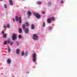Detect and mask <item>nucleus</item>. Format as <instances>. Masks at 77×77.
<instances>
[{
	"instance_id": "obj_1",
	"label": "nucleus",
	"mask_w": 77,
	"mask_h": 77,
	"mask_svg": "<svg viewBox=\"0 0 77 77\" xmlns=\"http://www.w3.org/2000/svg\"><path fill=\"white\" fill-rule=\"evenodd\" d=\"M34 15L35 16L37 19H39V18H41V15L39 14L38 13H34Z\"/></svg>"
},
{
	"instance_id": "obj_2",
	"label": "nucleus",
	"mask_w": 77,
	"mask_h": 77,
	"mask_svg": "<svg viewBox=\"0 0 77 77\" xmlns=\"http://www.w3.org/2000/svg\"><path fill=\"white\" fill-rule=\"evenodd\" d=\"M32 57H33V58L32 59L33 61L34 62H35L36 61V54L35 53H34Z\"/></svg>"
},
{
	"instance_id": "obj_3",
	"label": "nucleus",
	"mask_w": 77,
	"mask_h": 77,
	"mask_svg": "<svg viewBox=\"0 0 77 77\" xmlns=\"http://www.w3.org/2000/svg\"><path fill=\"white\" fill-rule=\"evenodd\" d=\"M17 34H16L15 33H14L12 37V40L13 41H15V40L17 39Z\"/></svg>"
},
{
	"instance_id": "obj_4",
	"label": "nucleus",
	"mask_w": 77,
	"mask_h": 77,
	"mask_svg": "<svg viewBox=\"0 0 77 77\" xmlns=\"http://www.w3.org/2000/svg\"><path fill=\"white\" fill-rule=\"evenodd\" d=\"M33 39L37 40V39H38V35H37V34H34L33 36Z\"/></svg>"
},
{
	"instance_id": "obj_5",
	"label": "nucleus",
	"mask_w": 77,
	"mask_h": 77,
	"mask_svg": "<svg viewBox=\"0 0 77 77\" xmlns=\"http://www.w3.org/2000/svg\"><path fill=\"white\" fill-rule=\"evenodd\" d=\"M29 31V28H26L25 31V32L26 33H28Z\"/></svg>"
},
{
	"instance_id": "obj_6",
	"label": "nucleus",
	"mask_w": 77,
	"mask_h": 77,
	"mask_svg": "<svg viewBox=\"0 0 77 77\" xmlns=\"http://www.w3.org/2000/svg\"><path fill=\"white\" fill-rule=\"evenodd\" d=\"M8 43L9 44L10 43V45H12V44H13V42H10V40H9L7 41Z\"/></svg>"
},
{
	"instance_id": "obj_7",
	"label": "nucleus",
	"mask_w": 77,
	"mask_h": 77,
	"mask_svg": "<svg viewBox=\"0 0 77 77\" xmlns=\"http://www.w3.org/2000/svg\"><path fill=\"white\" fill-rule=\"evenodd\" d=\"M35 25H34V24H32L31 29H32V30H34V29H35Z\"/></svg>"
},
{
	"instance_id": "obj_8",
	"label": "nucleus",
	"mask_w": 77,
	"mask_h": 77,
	"mask_svg": "<svg viewBox=\"0 0 77 77\" xmlns=\"http://www.w3.org/2000/svg\"><path fill=\"white\" fill-rule=\"evenodd\" d=\"M16 54H19L20 53V49H17L16 50Z\"/></svg>"
},
{
	"instance_id": "obj_9",
	"label": "nucleus",
	"mask_w": 77,
	"mask_h": 77,
	"mask_svg": "<svg viewBox=\"0 0 77 77\" xmlns=\"http://www.w3.org/2000/svg\"><path fill=\"white\" fill-rule=\"evenodd\" d=\"M10 5H13V1L12 0H10L9 1Z\"/></svg>"
},
{
	"instance_id": "obj_10",
	"label": "nucleus",
	"mask_w": 77,
	"mask_h": 77,
	"mask_svg": "<svg viewBox=\"0 0 77 77\" xmlns=\"http://www.w3.org/2000/svg\"><path fill=\"white\" fill-rule=\"evenodd\" d=\"M26 25L24 24L22 25V27L23 30H25V29H26Z\"/></svg>"
},
{
	"instance_id": "obj_11",
	"label": "nucleus",
	"mask_w": 77,
	"mask_h": 77,
	"mask_svg": "<svg viewBox=\"0 0 77 77\" xmlns=\"http://www.w3.org/2000/svg\"><path fill=\"white\" fill-rule=\"evenodd\" d=\"M7 62L8 63V64L11 63V60L10 59H8Z\"/></svg>"
},
{
	"instance_id": "obj_12",
	"label": "nucleus",
	"mask_w": 77,
	"mask_h": 77,
	"mask_svg": "<svg viewBox=\"0 0 77 77\" xmlns=\"http://www.w3.org/2000/svg\"><path fill=\"white\" fill-rule=\"evenodd\" d=\"M19 23H21L22 22V20H21V17H19Z\"/></svg>"
},
{
	"instance_id": "obj_13",
	"label": "nucleus",
	"mask_w": 77,
	"mask_h": 77,
	"mask_svg": "<svg viewBox=\"0 0 77 77\" xmlns=\"http://www.w3.org/2000/svg\"><path fill=\"white\" fill-rule=\"evenodd\" d=\"M27 13H28V14L29 16H31V15H32V13H31V12H30V11H28Z\"/></svg>"
},
{
	"instance_id": "obj_14",
	"label": "nucleus",
	"mask_w": 77,
	"mask_h": 77,
	"mask_svg": "<svg viewBox=\"0 0 77 77\" xmlns=\"http://www.w3.org/2000/svg\"><path fill=\"white\" fill-rule=\"evenodd\" d=\"M25 24L26 26H29V22H25Z\"/></svg>"
},
{
	"instance_id": "obj_15",
	"label": "nucleus",
	"mask_w": 77,
	"mask_h": 77,
	"mask_svg": "<svg viewBox=\"0 0 77 77\" xmlns=\"http://www.w3.org/2000/svg\"><path fill=\"white\" fill-rule=\"evenodd\" d=\"M19 32L20 33H22V29H21V28H19Z\"/></svg>"
},
{
	"instance_id": "obj_16",
	"label": "nucleus",
	"mask_w": 77,
	"mask_h": 77,
	"mask_svg": "<svg viewBox=\"0 0 77 77\" xmlns=\"http://www.w3.org/2000/svg\"><path fill=\"white\" fill-rule=\"evenodd\" d=\"M47 22L48 23H50L51 22V19H48L47 20Z\"/></svg>"
},
{
	"instance_id": "obj_17",
	"label": "nucleus",
	"mask_w": 77,
	"mask_h": 77,
	"mask_svg": "<svg viewBox=\"0 0 77 77\" xmlns=\"http://www.w3.org/2000/svg\"><path fill=\"white\" fill-rule=\"evenodd\" d=\"M28 54H29V53H28V52L27 51L25 53V57H26V56H27L28 55Z\"/></svg>"
},
{
	"instance_id": "obj_18",
	"label": "nucleus",
	"mask_w": 77,
	"mask_h": 77,
	"mask_svg": "<svg viewBox=\"0 0 77 77\" xmlns=\"http://www.w3.org/2000/svg\"><path fill=\"white\" fill-rule=\"evenodd\" d=\"M7 36V35L6 34H4L3 35V37L4 38H6V37Z\"/></svg>"
},
{
	"instance_id": "obj_19",
	"label": "nucleus",
	"mask_w": 77,
	"mask_h": 77,
	"mask_svg": "<svg viewBox=\"0 0 77 77\" xmlns=\"http://www.w3.org/2000/svg\"><path fill=\"white\" fill-rule=\"evenodd\" d=\"M18 37L19 39H21L22 38V36H21V35H19Z\"/></svg>"
},
{
	"instance_id": "obj_20",
	"label": "nucleus",
	"mask_w": 77,
	"mask_h": 77,
	"mask_svg": "<svg viewBox=\"0 0 77 77\" xmlns=\"http://www.w3.org/2000/svg\"><path fill=\"white\" fill-rule=\"evenodd\" d=\"M51 20H52V21H54V20H55L54 17H51Z\"/></svg>"
},
{
	"instance_id": "obj_21",
	"label": "nucleus",
	"mask_w": 77,
	"mask_h": 77,
	"mask_svg": "<svg viewBox=\"0 0 77 77\" xmlns=\"http://www.w3.org/2000/svg\"><path fill=\"white\" fill-rule=\"evenodd\" d=\"M16 21H18V18L17 16L16 17Z\"/></svg>"
},
{
	"instance_id": "obj_22",
	"label": "nucleus",
	"mask_w": 77,
	"mask_h": 77,
	"mask_svg": "<svg viewBox=\"0 0 77 77\" xmlns=\"http://www.w3.org/2000/svg\"><path fill=\"white\" fill-rule=\"evenodd\" d=\"M24 54V51H23L21 53V55L22 56H23Z\"/></svg>"
},
{
	"instance_id": "obj_23",
	"label": "nucleus",
	"mask_w": 77,
	"mask_h": 77,
	"mask_svg": "<svg viewBox=\"0 0 77 77\" xmlns=\"http://www.w3.org/2000/svg\"><path fill=\"white\" fill-rule=\"evenodd\" d=\"M7 28H10V25L9 24L7 25Z\"/></svg>"
},
{
	"instance_id": "obj_24",
	"label": "nucleus",
	"mask_w": 77,
	"mask_h": 77,
	"mask_svg": "<svg viewBox=\"0 0 77 77\" xmlns=\"http://www.w3.org/2000/svg\"><path fill=\"white\" fill-rule=\"evenodd\" d=\"M4 8H7V5L6 4L4 5Z\"/></svg>"
},
{
	"instance_id": "obj_25",
	"label": "nucleus",
	"mask_w": 77,
	"mask_h": 77,
	"mask_svg": "<svg viewBox=\"0 0 77 77\" xmlns=\"http://www.w3.org/2000/svg\"><path fill=\"white\" fill-rule=\"evenodd\" d=\"M41 3V2H37V4L38 5H40Z\"/></svg>"
},
{
	"instance_id": "obj_26",
	"label": "nucleus",
	"mask_w": 77,
	"mask_h": 77,
	"mask_svg": "<svg viewBox=\"0 0 77 77\" xmlns=\"http://www.w3.org/2000/svg\"><path fill=\"white\" fill-rule=\"evenodd\" d=\"M10 48L9 47H8V51H9V52H10V51H11V49H10Z\"/></svg>"
},
{
	"instance_id": "obj_27",
	"label": "nucleus",
	"mask_w": 77,
	"mask_h": 77,
	"mask_svg": "<svg viewBox=\"0 0 77 77\" xmlns=\"http://www.w3.org/2000/svg\"><path fill=\"white\" fill-rule=\"evenodd\" d=\"M4 44L6 45V44H7V41H5L4 43Z\"/></svg>"
},
{
	"instance_id": "obj_28",
	"label": "nucleus",
	"mask_w": 77,
	"mask_h": 77,
	"mask_svg": "<svg viewBox=\"0 0 77 77\" xmlns=\"http://www.w3.org/2000/svg\"><path fill=\"white\" fill-rule=\"evenodd\" d=\"M45 22H44L43 24V26L45 27Z\"/></svg>"
},
{
	"instance_id": "obj_29",
	"label": "nucleus",
	"mask_w": 77,
	"mask_h": 77,
	"mask_svg": "<svg viewBox=\"0 0 77 77\" xmlns=\"http://www.w3.org/2000/svg\"><path fill=\"white\" fill-rule=\"evenodd\" d=\"M17 45L18 46L19 45V42H17Z\"/></svg>"
},
{
	"instance_id": "obj_30",
	"label": "nucleus",
	"mask_w": 77,
	"mask_h": 77,
	"mask_svg": "<svg viewBox=\"0 0 77 77\" xmlns=\"http://www.w3.org/2000/svg\"><path fill=\"white\" fill-rule=\"evenodd\" d=\"M4 29H7V27H6V26H4Z\"/></svg>"
},
{
	"instance_id": "obj_31",
	"label": "nucleus",
	"mask_w": 77,
	"mask_h": 77,
	"mask_svg": "<svg viewBox=\"0 0 77 77\" xmlns=\"http://www.w3.org/2000/svg\"><path fill=\"white\" fill-rule=\"evenodd\" d=\"M51 4V2H49L48 3V5H49V6H50Z\"/></svg>"
},
{
	"instance_id": "obj_32",
	"label": "nucleus",
	"mask_w": 77,
	"mask_h": 77,
	"mask_svg": "<svg viewBox=\"0 0 77 77\" xmlns=\"http://www.w3.org/2000/svg\"><path fill=\"white\" fill-rule=\"evenodd\" d=\"M42 14H45V12L44 11H43L42 12Z\"/></svg>"
},
{
	"instance_id": "obj_33",
	"label": "nucleus",
	"mask_w": 77,
	"mask_h": 77,
	"mask_svg": "<svg viewBox=\"0 0 77 77\" xmlns=\"http://www.w3.org/2000/svg\"><path fill=\"white\" fill-rule=\"evenodd\" d=\"M2 34H4V33H5V32L4 31H2Z\"/></svg>"
},
{
	"instance_id": "obj_34",
	"label": "nucleus",
	"mask_w": 77,
	"mask_h": 77,
	"mask_svg": "<svg viewBox=\"0 0 77 77\" xmlns=\"http://www.w3.org/2000/svg\"><path fill=\"white\" fill-rule=\"evenodd\" d=\"M52 29V27H51L50 28H49V30H51Z\"/></svg>"
},
{
	"instance_id": "obj_35",
	"label": "nucleus",
	"mask_w": 77,
	"mask_h": 77,
	"mask_svg": "<svg viewBox=\"0 0 77 77\" xmlns=\"http://www.w3.org/2000/svg\"><path fill=\"white\" fill-rule=\"evenodd\" d=\"M61 3H63V1H61Z\"/></svg>"
},
{
	"instance_id": "obj_36",
	"label": "nucleus",
	"mask_w": 77,
	"mask_h": 77,
	"mask_svg": "<svg viewBox=\"0 0 77 77\" xmlns=\"http://www.w3.org/2000/svg\"><path fill=\"white\" fill-rule=\"evenodd\" d=\"M13 20L14 21V22H15V19H14V18H13Z\"/></svg>"
},
{
	"instance_id": "obj_37",
	"label": "nucleus",
	"mask_w": 77,
	"mask_h": 77,
	"mask_svg": "<svg viewBox=\"0 0 77 77\" xmlns=\"http://www.w3.org/2000/svg\"><path fill=\"white\" fill-rule=\"evenodd\" d=\"M1 0V1H3V0Z\"/></svg>"
}]
</instances>
